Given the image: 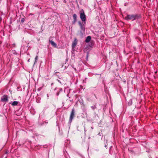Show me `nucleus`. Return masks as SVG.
<instances>
[{
	"label": "nucleus",
	"instance_id": "nucleus-1",
	"mask_svg": "<svg viewBox=\"0 0 158 158\" xmlns=\"http://www.w3.org/2000/svg\"><path fill=\"white\" fill-rule=\"evenodd\" d=\"M80 17L82 21H84L86 20L84 10H81L80 11Z\"/></svg>",
	"mask_w": 158,
	"mask_h": 158
},
{
	"label": "nucleus",
	"instance_id": "nucleus-2",
	"mask_svg": "<svg viewBox=\"0 0 158 158\" xmlns=\"http://www.w3.org/2000/svg\"><path fill=\"white\" fill-rule=\"evenodd\" d=\"M126 20H134L136 19V16L133 15H128L125 17Z\"/></svg>",
	"mask_w": 158,
	"mask_h": 158
},
{
	"label": "nucleus",
	"instance_id": "nucleus-3",
	"mask_svg": "<svg viewBox=\"0 0 158 158\" xmlns=\"http://www.w3.org/2000/svg\"><path fill=\"white\" fill-rule=\"evenodd\" d=\"M77 39H75L73 42L72 44V48H74L77 45Z\"/></svg>",
	"mask_w": 158,
	"mask_h": 158
},
{
	"label": "nucleus",
	"instance_id": "nucleus-4",
	"mask_svg": "<svg viewBox=\"0 0 158 158\" xmlns=\"http://www.w3.org/2000/svg\"><path fill=\"white\" fill-rule=\"evenodd\" d=\"M2 102H6L8 101V97L7 96H3L1 99Z\"/></svg>",
	"mask_w": 158,
	"mask_h": 158
},
{
	"label": "nucleus",
	"instance_id": "nucleus-5",
	"mask_svg": "<svg viewBox=\"0 0 158 158\" xmlns=\"http://www.w3.org/2000/svg\"><path fill=\"white\" fill-rule=\"evenodd\" d=\"M74 116V111L73 110L72 111V112L71 113L70 118V120L71 121L72 119H73V117Z\"/></svg>",
	"mask_w": 158,
	"mask_h": 158
},
{
	"label": "nucleus",
	"instance_id": "nucleus-6",
	"mask_svg": "<svg viewBox=\"0 0 158 158\" xmlns=\"http://www.w3.org/2000/svg\"><path fill=\"white\" fill-rule=\"evenodd\" d=\"M91 37L90 36H87L86 38V39L85 40V42L86 43H88L89 42L90 40H91Z\"/></svg>",
	"mask_w": 158,
	"mask_h": 158
},
{
	"label": "nucleus",
	"instance_id": "nucleus-7",
	"mask_svg": "<svg viewBox=\"0 0 158 158\" xmlns=\"http://www.w3.org/2000/svg\"><path fill=\"white\" fill-rule=\"evenodd\" d=\"M49 41H50V43L54 47H56V44L55 42H54L53 41H52L49 40Z\"/></svg>",
	"mask_w": 158,
	"mask_h": 158
},
{
	"label": "nucleus",
	"instance_id": "nucleus-8",
	"mask_svg": "<svg viewBox=\"0 0 158 158\" xmlns=\"http://www.w3.org/2000/svg\"><path fill=\"white\" fill-rule=\"evenodd\" d=\"M18 102L17 101H14L11 104L13 106H16L17 105Z\"/></svg>",
	"mask_w": 158,
	"mask_h": 158
},
{
	"label": "nucleus",
	"instance_id": "nucleus-9",
	"mask_svg": "<svg viewBox=\"0 0 158 158\" xmlns=\"http://www.w3.org/2000/svg\"><path fill=\"white\" fill-rule=\"evenodd\" d=\"M79 24L81 26V29L83 30V31H84L85 30V28L83 27L81 23H79Z\"/></svg>",
	"mask_w": 158,
	"mask_h": 158
},
{
	"label": "nucleus",
	"instance_id": "nucleus-10",
	"mask_svg": "<svg viewBox=\"0 0 158 158\" xmlns=\"http://www.w3.org/2000/svg\"><path fill=\"white\" fill-rule=\"evenodd\" d=\"M73 17L74 19H76L77 18V15L75 14H74Z\"/></svg>",
	"mask_w": 158,
	"mask_h": 158
},
{
	"label": "nucleus",
	"instance_id": "nucleus-11",
	"mask_svg": "<svg viewBox=\"0 0 158 158\" xmlns=\"http://www.w3.org/2000/svg\"><path fill=\"white\" fill-rule=\"evenodd\" d=\"M38 57L36 56L35 58V62H36L38 59Z\"/></svg>",
	"mask_w": 158,
	"mask_h": 158
}]
</instances>
